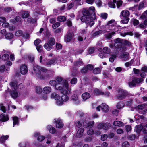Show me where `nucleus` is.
Segmentation results:
<instances>
[{"label": "nucleus", "mask_w": 147, "mask_h": 147, "mask_svg": "<svg viewBox=\"0 0 147 147\" xmlns=\"http://www.w3.org/2000/svg\"><path fill=\"white\" fill-rule=\"evenodd\" d=\"M113 125L115 126L119 127H122L124 126V124L122 122L119 121H115L113 123Z\"/></svg>", "instance_id": "nucleus-22"}, {"label": "nucleus", "mask_w": 147, "mask_h": 147, "mask_svg": "<svg viewBox=\"0 0 147 147\" xmlns=\"http://www.w3.org/2000/svg\"><path fill=\"white\" fill-rule=\"evenodd\" d=\"M55 120L56 123V127L57 128H61L63 127V124L60 119H55Z\"/></svg>", "instance_id": "nucleus-18"}, {"label": "nucleus", "mask_w": 147, "mask_h": 147, "mask_svg": "<svg viewBox=\"0 0 147 147\" xmlns=\"http://www.w3.org/2000/svg\"><path fill=\"white\" fill-rule=\"evenodd\" d=\"M119 57L122 60L125 61L129 60L130 59L129 54L127 52H125L121 54L119 56Z\"/></svg>", "instance_id": "nucleus-15"}, {"label": "nucleus", "mask_w": 147, "mask_h": 147, "mask_svg": "<svg viewBox=\"0 0 147 147\" xmlns=\"http://www.w3.org/2000/svg\"><path fill=\"white\" fill-rule=\"evenodd\" d=\"M91 20L90 21L89 23H88L87 24H89L91 27L94 24V22L93 21L95 18V15H93V17H91L90 18Z\"/></svg>", "instance_id": "nucleus-37"}, {"label": "nucleus", "mask_w": 147, "mask_h": 147, "mask_svg": "<svg viewBox=\"0 0 147 147\" xmlns=\"http://www.w3.org/2000/svg\"><path fill=\"white\" fill-rule=\"evenodd\" d=\"M87 71L88 69L86 67H84L81 70V72L82 74H85L87 72Z\"/></svg>", "instance_id": "nucleus-63"}, {"label": "nucleus", "mask_w": 147, "mask_h": 147, "mask_svg": "<svg viewBox=\"0 0 147 147\" xmlns=\"http://www.w3.org/2000/svg\"><path fill=\"white\" fill-rule=\"evenodd\" d=\"M90 97V95L87 92L84 93L82 95V100L84 101H86L87 99H89Z\"/></svg>", "instance_id": "nucleus-21"}, {"label": "nucleus", "mask_w": 147, "mask_h": 147, "mask_svg": "<svg viewBox=\"0 0 147 147\" xmlns=\"http://www.w3.org/2000/svg\"><path fill=\"white\" fill-rule=\"evenodd\" d=\"M129 14V12L127 10L123 11L121 13V16L124 17H127Z\"/></svg>", "instance_id": "nucleus-30"}, {"label": "nucleus", "mask_w": 147, "mask_h": 147, "mask_svg": "<svg viewBox=\"0 0 147 147\" xmlns=\"http://www.w3.org/2000/svg\"><path fill=\"white\" fill-rule=\"evenodd\" d=\"M94 122L92 121L87 123L85 122H83V126L85 128L89 127L91 128L94 125Z\"/></svg>", "instance_id": "nucleus-20"}, {"label": "nucleus", "mask_w": 147, "mask_h": 147, "mask_svg": "<svg viewBox=\"0 0 147 147\" xmlns=\"http://www.w3.org/2000/svg\"><path fill=\"white\" fill-rule=\"evenodd\" d=\"M9 85L12 89H16L17 88V82L16 81L11 82Z\"/></svg>", "instance_id": "nucleus-25"}, {"label": "nucleus", "mask_w": 147, "mask_h": 147, "mask_svg": "<svg viewBox=\"0 0 147 147\" xmlns=\"http://www.w3.org/2000/svg\"><path fill=\"white\" fill-rule=\"evenodd\" d=\"M88 11L90 13V14H93V15H95L94 14L95 13V8L93 6H92L89 7Z\"/></svg>", "instance_id": "nucleus-35"}, {"label": "nucleus", "mask_w": 147, "mask_h": 147, "mask_svg": "<svg viewBox=\"0 0 147 147\" xmlns=\"http://www.w3.org/2000/svg\"><path fill=\"white\" fill-rule=\"evenodd\" d=\"M116 2V0H113V2H109L108 3L109 6L111 8H114L115 7V3Z\"/></svg>", "instance_id": "nucleus-34"}, {"label": "nucleus", "mask_w": 147, "mask_h": 147, "mask_svg": "<svg viewBox=\"0 0 147 147\" xmlns=\"http://www.w3.org/2000/svg\"><path fill=\"white\" fill-rule=\"evenodd\" d=\"M42 56H40L39 60L40 62L42 64L47 66L50 67L51 65H55L56 64H59L61 62V59L59 58L55 57L52 59H48L46 62L45 61V59L42 61L43 59Z\"/></svg>", "instance_id": "nucleus-3"}, {"label": "nucleus", "mask_w": 147, "mask_h": 147, "mask_svg": "<svg viewBox=\"0 0 147 147\" xmlns=\"http://www.w3.org/2000/svg\"><path fill=\"white\" fill-rule=\"evenodd\" d=\"M86 68L87 69L92 70L93 69L94 67L92 65L89 64L87 65Z\"/></svg>", "instance_id": "nucleus-62"}, {"label": "nucleus", "mask_w": 147, "mask_h": 147, "mask_svg": "<svg viewBox=\"0 0 147 147\" xmlns=\"http://www.w3.org/2000/svg\"><path fill=\"white\" fill-rule=\"evenodd\" d=\"M9 58V55L7 54H4L2 57V59L4 60H7Z\"/></svg>", "instance_id": "nucleus-51"}, {"label": "nucleus", "mask_w": 147, "mask_h": 147, "mask_svg": "<svg viewBox=\"0 0 147 147\" xmlns=\"http://www.w3.org/2000/svg\"><path fill=\"white\" fill-rule=\"evenodd\" d=\"M55 43L54 38L51 36L49 37H48L47 43L44 45V47L47 50L49 51L52 49V46Z\"/></svg>", "instance_id": "nucleus-6"}, {"label": "nucleus", "mask_w": 147, "mask_h": 147, "mask_svg": "<svg viewBox=\"0 0 147 147\" xmlns=\"http://www.w3.org/2000/svg\"><path fill=\"white\" fill-rule=\"evenodd\" d=\"M13 127H14L16 125H18L19 124V121L18 118L16 116L13 117Z\"/></svg>", "instance_id": "nucleus-29"}, {"label": "nucleus", "mask_w": 147, "mask_h": 147, "mask_svg": "<svg viewBox=\"0 0 147 147\" xmlns=\"http://www.w3.org/2000/svg\"><path fill=\"white\" fill-rule=\"evenodd\" d=\"M125 104L123 102H120L118 103L117 105V107L118 109H121L123 108Z\"/></svg>", "instance_id": "nucleus-36"}, {"label": "nucleus", "mask_w": 147, "mask_h": 147, "mask_svg": "<svg viewBox=\"0 0 147 147\" xmlns=\"http://www.w3.org/2000/svg\"><path fill=\"white\" fill-rule=\"evenodd\" d=\"M102 68V67L100 66V68H96L93 70V73L95 74H99L100 72V69Z\"/></svg>", "instance_id": "nucleus-31"}, {"label": "nucleus", "mask_w": 147, "mask_h": 147, "mask_svg": "<svg viewBox=\"0 0 147 147\" xmlns=\"http://www.w3.org/2000/svg\"><path fill=\"white\" fill-rule=\"evenodd\" d=\"M45 140L47 141H46V143L47 144L49 145L52 142L50 136L46 138Z\"/></svg>", "instance_id": "nucleus-52"}, {"label": "nucleus", "mask_w": 147, "mask_h": 147, "mask_svg": "<svg viewBox=\"0 0 147 147\" xmlns=\"http://www.w3.org/2000/svg\"><path fill=\"white\" fill-rule=\"evenodd\" d=\"M83 62L81 59H79L74 63V65L76 67H79L83 65Z\"/></svg>", "instance_id": "nucleus-28"}, {"label": "nucleus", "mask_w": 147, "mask_h": 147, "mask_svg": "<svg viewBox=\"0 0 147 147\" xmlns=\"http://www.w3.org/2000/svg\"><path fill=\"white\" fill-rule=\"evenodd\" d=\"M51 91V88L49 86L45 87L43 89V92L46 94H49Z\"/></svg>", "instance_id": "nucleus-27"}, {"label": "nucleus", "mask_w": 147, "mask_h": 147, "mask_svg": "<svg viewBox=\"0 0 147 147\" xmlns=\"http://www.w3.org/2000/svg\"><path fill=\"white\" fill-rule=\"evenodd\" d=\"M74 34L73 33L69 32L66 36L65 41L66 42H68L71 41H74Z\"/></svg>", "instance_id": "nucleus-13"}, {"label": "nucleus", "mask_w": 147, "mask_h": 147, "mask_svg": "<svg viewBox=\"0 0 147 147\" xmlns=\"http://www.w3.org/2000/svg\"><path fill=\"white\" fill-rule=\"evenodd\" d=\"M67 88L69 91V92L68 93H61L63 94V95L61 97L55 93H53L51 94V98L56 100V103L57 105L58 106L61 105L64 103V102H66L68 100L69 98L67 94H69L70 93V90L68 84V87Z\"/></svg>", "instance_id": "nucleus-2"}, {"label": "nucleus", "mask_w": 147, "mask_h": 147, "mask_svg": "<svg viewBox=\"0 0 147 147\" xmlns=\"http://www.w3.org/2000/svg\"><path fill=\"white\" fill-rule=\"evenodd\" d=\"M96 110L98 111H100L101 110L102 111L107 113L109 110V107L108 105L105 103H102L96 108Z\"/></svg>", "instance_id": "nucleus-8"}, {"label": "nucleus", "mask_w": 147, "mask_h": 147, "mask_svg": "<svg viewBox=\"0 0 147 147\" xmlns=\"http://www.w3.org/2000/svg\"><path fill=\"white\" fill-rule=\"evenodd\" d=\"M40 40L38 39H36L34 42V45L36 46L38 45L41 42Z\"/></svg>", "instance_id": "nucleus-61"}, {"label": "nucleus", "mask_w": 147, "mask_h": 147, "mask_svg": "<svg viewBox=\"0 0 147 147\" xmlns=\"http://www.w3.org/2000/svg\"><path fill=\"white\" fill-rule=\"evenodd\" d=\"M82 16L81 18V21L83 22H85L86 24L89 23L91 20L90 15V13L88 9H84L82 12Z\"/></svg>", "instance_id": "nucleus-4"}, {"label": "nucleus", "mask_w": 147, "mask_h": 147, "mask_svg": "<svg viewBox=\"0 0 147 147\" xmlns=\"http://www.w3.org/2000/svg\"><path fill=\"white\" fill-rule=\"evenodd\" d=\"M71 100L72 102L75 105H78L80 103V100L78 96L76 95H73L71 97Z\"/></svg>", "instance_id": "nucleus-14"}, {"label": "nucleus", "mask_w": 147, "mask_h": 147, "mask_svg": "<svg viewBox=\"0 0 147 147\" xmlns=\"http://www.w3.org/2000/svg\"><path fill=\"white\" fill-rule=\"evenodd\" d=\"M29 15V14L28 11H24L22 14V17L23 18H25L28 17Z\"/></svg>", "instance_id": "nucleus-39"}, {"label": "nucleus", "mask_w": 147, "mask_h": 147, "mask_svg": "<svg viewBox=\"0 0 147 147\" xmlns=\"http://www.w3.org/2000/svg\"><path fill=\"white\" fill-rule=\"evenodd\" d=\"M50 84L54 86L56 89L61 91V93H68L69 91L67 90L68 82L61 77L57 78L56 80L51 81Z\"/></svg>", "instance_id": "nucleus-1"}, {"label": "nucleus", "mask_w": 147, "mask_h": 147, "mask_svg": "<svg viewBox=\"0 0 147 147\" xmlns=\"http://www.w3.org/2000/svg\"><path fill=\"white\" fill-rule=\"evenodd\" d=\"M94 133V131L92 129H90L87 131V134L89 135H91Z\"/></svg>", "instance_id": "nucleus-54"}, {"label": "nucleus", "mask_w": 147, "mask_h": 147, "mask_svg": "<svg viewBox=\"0 0 147 147\" xmlns=\"http://www.w3.org/2000/svg\"><path fill=\"white\" fill-rule=\"evenodd\" d=\"M13 35L11 33H8L6 34L5 36V38L7 39H11L13 38Z\"/></svg>", "instance_id": "nucleus-38"}, {"label": "nucleus", "mask_w": 147, "mask_h": 147, "mask_svg": "<svg viewBox=\"0 0 147 147\" xmlns=\"http://www.w3.org/2000/svg\"><path fill=\"white\" fill-rule=\"evenodd\" d=\"M140 18L142 19L147 18V10L144 12L140 16Z\"/></svg>", "instance_id": "nucleus-47"}, {"label": "nucleus", "mask_w": 147, "mask_h": 147, "mask_svg": "<svg viewBox=\"0 0 147 147\" xmlns=\"http://www.w3.org/2000/svg\"><path fill=\"white\" fill-rule=\"evenodd\" d=\"M60 25V23L59 22H57L55 24H53L52 27L54 29H56L57 28L59 27Z\"/></svg>", "instance_id": "nucleus-55"}, {"label": "nucleus", "mask_w": 147, "mask_h": 147, "mask_svg": "<svg viewBox=\"0 0 147 147\" xmlns=\"http://www.w3.org/2000/svg\"><path fill=\"white\" fill-rule=\"evenodd\" d=\"M0 109L4 113H5L6 111L5 107L2 104L0 105Z\"/></svg>", "instance_id": "nucleus-56"}, {"label": "nucleus", "mask_w": 147, "mask_h": 147, "mask_svg": "<svg viewBox=\"0 0 147 147\" xmlns=\"http://www.w3.org/2000/svg\"><path fill=\"white\" fill-rule=\"evenodd\" d=\"M47 129L49 130L50 133L52 134H53L55 132V129L53 127H51V126H48L47 127Z\"/></svg>", "instance_id": "nucleus-40"}, {"label": "nucleus", "mask_w": 147, "mask_h": 147, "mask_svg": "<svg viewBox=\"0 0 147 147\" xmlns=\"http://www.w3.org/2000/svg\"><path fill=\"white\" fill-rule=\"evenodd\" d=\"M143 80L142 78H132V81L129 82L128 84L130 87H132L135 86L137 84H138L142 82Z\"/></svg>", "instance_id": "nucleus-9"}, {"label": "nucleus", "mask_w": 147, "mask_h": 147, "mask_svg": "<svg viewBox=\"0 0 147 147\" xmlns=\"http://www.w3.org/2000/svg\"><path fill=\"white\" fill-rule=\"evenodd\" d=\"M66 20V18L64 16H59L57 18V20L59 22H64Z\"/></svg>", "instance_id": "nucleus-33"}, {"label": "nucleus", "mask_w": 147, "mask_h": 147, "mask_svg": "<svg viewBox=\"0 0 147 147\" xmlns=\"http://www.w3.org/2000/svg\"><path fill=\"white\" fill-rule=\"evenodd\" d=\"M117 94L116 96L117 99L119 100H122L125 99L128 96L129 93L126 90L121 89H119L117 91Z\"/></svg>", "instance_id": "nucleus-5"}, {"label": "nucleus", "mask_w": 147, "mask_h": 147, "mask_svg": "<svg viewBox=\"0 0 147 147\" xmlns=\"http://www.w3.org/2000/svg\"><path fill=\"white\" fill-rule=\"evenodd\" d=\"M114 45L118 48H120L122 45V41L119 38H117L114 40Z\"/></svg>", "instance_id": "nucleus-16"}, {"label": "nucleus", "mask_w": 147, "mask_h": 147, "mask_svg": "<svg viewBox=\"0 0 147 147\" xmlns=\"http://www.w3.org/2000/svg\"><path fill=\"white\" fill-rule=\"evenodd\" d=\"M100 17L102 18L106 19L107 17V14L106 13H102L100 14Z\"/></svg>", "instance_id": "nucleus-59"}, {"label": "nucleus", "mask_w": 147, "mask_h": 147, "mask_svg": "<svg viewBox=\"0 0 147 147\" xmlns=\"http://www.w3.org/2000/svg\"><path fill=\"white\" fill-rule=\"evenodd\" d=\"M108 137L107 135L103 134L101 136V139L102 140L105 141L107 139Z\"/></svg>", "instance_id": "nucleus-58"}, {"label": "nucleus", "mask_w": 147, "mask_h": 147, "mask_svg": "<svg viewBox=\"0 0 147 147\" xmlns=\"http://www.w3.org/2000/svg\"><path fill=\"white\" fill-rule=\"evenodd\" d=\"M42 89L40 87L38 86L36 88V92L38 94H40L42 92Z\"/></svg>", "instance_id": "nucleus-57"}, {"label": "nucleus", "mask_w": 147, "mask_h": 147, "mask_svg": "<svg viewBox=\"0 0 147 147\" xmlns=\"http://www.w3.org/2000/svg\"><path fill=\"white\" fill-rule=\"evenodd\" d=\"M33 70L36 76H37V74H40L41 72L43 73L46 72L48 71L44 67L39 66L38 65H36L34 66Z\"/></svg>", "instance_id": "nucleus-7"}, {"label": "nucleus", "mask_w": 147, "mask_h": 147, "mask_svg": "<svg viewBox=\"0 0 147 147\" xmlns=\"http://www.w3.org/2000/svg\"><path fill=\"white\" fill-rule=\"evenodd\" d=\"M9 120V118L7 115H5L4 114H2L0 115V120L5 122Z\"/></svg>", "instance_id": "nucleus-23"}, {"label": "nucleus", "mask_w": 147, "mask_h": 147, "mask_svg": "<svg viewBox=\"0 0 147 147\" xmlns=\"http://www.w3.org/2000/svg\"><path fill=\"white\" fill-rule=\"evenodd\" d=\"M110 127V124L108 123H101L98 125L99 129H103L105 130H107Z\"/></svg>", "instance_id": "nucleus-12"}, {"label": "nucleus", "mask_w": 147, "mask_h": 147, "mask_svg": "<svg viewBox=\"0 0 147 147\" xmlns=\"http://www.w3.org/2000/svg\"><path fill=\"white\" fill-rule=\"evenodd\" d=\"M116 57V55L114 54L112 55L111 57L109 59V61L112 63L113 62Z\"/></svg>", "instance_id": "nucleus-49"}, {"label": "nucleus", "mask_w": 147, "mask_h": 147, "mask_svg": "<svg viewBox=\"0 0 147 147\" xmlns=\"http://www.w3.org/2000/svg\"><path fill=\"white\" fill-rule=\"evenodd\" d=\"M102 32V31L101 30H100L98 31H96L94 32L92 34V35L93 36L96 37L101 34Z\"/></svg>", "instance_id": "nucleus-43"}, {"label": "nucleus", "mask_w": 147, "mask_h": 147, "mask_svg": "<svg viewBox=\"0 0 147 147\" xmlns=\"http://www.w3.org/2000/svg\"><path fill=\"white\" fill-rule=\"evenodd\" d=\"M34 136L37 137V140L39 142H42L45 139L44 136L40 135L39 133H36L34 134Z\"/></svg>", "instance_id": "nucleus-19"}, {"label": "nucleus", "mask_w": 147, "mask_h": 147, "mask_svg": "<svg viewBox=\"0 0 147 147\" xmlns=\"http://www.w3.org/2000/svg\"><path fill=\"white\" fill-rule=\"evenodd\" d=\"M94 92L95 94L96 95H103L104 94V93L102 91L100 90L97 89L94 90Z\"/></svg>", "instance_id": "nucleus-32"}, {"label": "nucleus", "mask_w": 147, "mask_h": 147, "mask_svg": "<svg viewBox=\"0 0 147 147\" xmlns=\"http://www.w3.org/2000/svg\"><path fill=\"white\" fill-rule=\"evenodd\" d=\"M23 32L21 30H16L15 32V35L18 36H20L22 35Z\"/></svg>", "instance_id": "nucleus-42"}, {"label": "nucleus", "mask_w": 147, "mask_h": 147, "mask_svg": "<svg viewBox=\"0 0 147 147\" xmlns=\"http://www.w3.org/2000/svg\"><path fill=\"white\" fill-rule=\"evenodd\" d=\"M116 24L115 21L114 20H111L108 21L107 25L105 26L106 27L108 28L109 26L112 27Z\"/></svg>", "instance_id": "nucleus-24"}, {"label": "nucleus", "mask_w": 147, "mask_h": 147, "mask_svg": "<svg viewBox=\"0 0 147 147\" xmlns=\"http://www.w3.org/2000/svg\"><path fill=\"white\" fill-rule=\"evenodd\" d=\"M86 33V30L85 29L81 30H80L79 32V35L82 36L84 35Z\"/></svg>", "instance_id": "nucleus-53"}, {"label": "nucleus", "mask_w": 147, "mask_h": 147, "mask_svg": "<svg viewBox=\"0 0 147 147\" xmlns=\"http://www.w3.org/2000/svg\"><path fill=\"white\" fill-rule=\"evenodd\" d=\"M20 72L23 75L26 74L28 71V68L26 65H22L20 68Z\"/></svg>", "instance_id": "nucleus-17"}, {"label": "nucleus", "mask_w": 147, "mask_h": 147, "mask_svg": "<svg viewBox=\"0 0 147 147\" xmlns=\"http://www.w3.org/2000/svg\"><path fill=\"white\" fill-rule=\"evenodd\" d=\"M129 19L128 17H126L124 19L121 20V23L123 24H127L128 23Z\"/></svg>", "instance_id": "nucleus-50"}, {"label": "nucleus", "mask_w": 147, "mask_h": 147, "mask_svg": "<svg viewBox=\"0 0 147 147\" xmlns=\"http://www.w3.org/2000/svg\"><path fill=\"white\" fill-rule=\"evenodd\" d=\"M84 130L83 128H80L78 131L76 136L80 138L82 136V134Z\"/></svg>", "instance_id": "nucleus-26"}, {"label": "nucleus", "mask_w": 147, "mask_h": 147, "mask_svg": "<svg viewBox=\"0 0 147 147\" xmlns=\"http://www.w3.org/2000/svg\"><path fill=\"white\" fill-rule=\"evenodd\" d=\"M115 34V32H114L109 33L106 35V37L107 39H110L111 38L112 36L114 35Z\"/></svg>", "instance_id": "nucleus-46"}, {"label": "nucleus", "mask_w": 147, "mask_h": 147, "mask_svg": "<svg viewBox=\"0 0 147 147\" xmlns=\"http://www.w3.org/2000/svg\"><path fill=\"white\" fill-rule=\"evenodd\" d=\"M103 52L104 53L108 54L110 52V49L107 47H105L103 49Z\"/></svg>", "instance_id": "nucleus-48"}, {"label": "nucleus", "mask_w": 147, "mask_h": 147, "mask_svg": "<svg viewBox=\"0 0 147 147\" xmlns=\"http://www.w3.org/2000/svg\"><path fill=\"white\" fill-rule=\"evenodd\" d=\"M145 133H147V129L145 128V126H143L142 124L137 125L135 128V130L137 133H140L141 130Z\"/></svg>", "instance_id": "nucleus-11"}, {"label": "nucleus", "mask_w": 147, "mask_h": 147, "mask_svg": "<svg viewBox=\"0 0 147 147\" xmlns=\"http://www.w3.org/2000/svg\"><path fill=\"white\" fill-rule=\"evenodd\" d=\"M37 78L41 80H45L47 79L49 77L48 74L46 72H41L40 74H37L36 76Z\"/></svg>", "instance_id": "nucleus-10"}, {"label": "nucleus", "mask_w": 147, "mask_h": 147, "mask_svg": "<svg viewBox=\"0 0 147 147\" xmlns=\"http://www.w3.org/2000/svg\"><path fill=\"white\" fill-rule=\"evenodd\" d=\"M147 107V105L145 104H143L142 105H140L138 106V108L139 109H141V110L144 109Z\"/></svg>", "instance_id": "nucleus-45"}, {"label": "nucleus", "mask_w": 147, "mask_h": 147, "mask_svg": "<svg viewBox=\"0 0 147 147\" xmlns=\"http://www.w3.org/2000/svg\"><path fill=\"white\" fill-rule=\"evenodd\" d=\"M133 61V60L132 59L130 61L125 63V66L127 67L131 66L132 65Z\"/></svg>", "instance_id": "nucleus-44"}, {"label": "nucleus", "mask_w": 147, "mask_h": 147, "mask_svg": "<svg viewBox=\"0 0 147 147\" xmlns=\"http://www.w3.org/2000/svg\"><path fill=\"white\" fill-rule=\"evenodd\" d=\"M122 4V1L120 0L117 1V8H119L121 6Z\"/></svg>", "instance_id": "nucleus-60"}, {"label": "nucleus", "mask_w": 147, "mask_h": 147, "mask_svg": "<svg viewBox=\"0 0 147 147\" xmlns=\"http://www.w3.org/2000/svg\"><path fill=\"white\" fill-rule=\"evenodd\" d=\"M11 97L13 98H16L18 96V94L17 92L15 91H13L11 93Z\"/></svg>", "instance_id": "nucleus-41"}, {"label": "nucleus", "mask_w": 147, "mask_h": 147, "mask_svg": "<svg viewBox=\"0 0 147 147\" xmlns=\"http://www.w3.org/2000/svg\"><path fill=\"white\" fill-rule=\"evenodd\" d=\"M129 145L127 142H124L122 144L123 147H129Z\"/></svg>", "instance_id": "nucleus-64"}]
</instances>
